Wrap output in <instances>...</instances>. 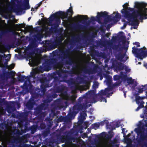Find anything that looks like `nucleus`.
<instances>
[{
  "instance_id": "nucleus-36",
  "label": "nucleus",
  "mask_w": 147,
  "mask_h": 147,
  "mask_svg": "<svg viewBox=\"0 0 147 147\" xmlns=\"http://www.w3.org/2000/svg\"><path fill=\"white\" fill-rule=\"evenodd\" d=\"M8 57L10 58V55H8Z\"/></svg>"
},
{
  "instance_id": "nucleus-26",
  "label": "nucleus",
  "mask_w": 147,
  "mask_h": 147,
  "mask_svg": "<svg viewBox=\"0 0 147 147\" xmlns=\"http://www.w3.org/2000/svg\"><path fill=\"white\" fill-rule=\"evenodd\" d=\"M79 118L83 120H84L85 119V117H83V116L82 115L79 117Z\"/></svg>"
},
{
  "instance_id": "nucleus-4",
  "label": "nucleus",
  "mask_w": 147,
  "mask_h": 147,
  "mask_svg": "<svg viewBox=\"0 0 147 147\" xmlns=\"http://www.w3.org/2000/svg\"><path fill=\"white\" fill-rule=\"evenodd\" d=\"M24 24H21L19 25H16L15 26V29L17 31L20 30L25 34L27 32H29L32 30L31 26H25Z\"/></svg>"
},
{
  "instance_id": "nucleus-33",
  "label": "nucleus",
  "mask_w": 147,
  "mask_h": 147,
  "mask_svg": "<svg viewBox=\"0 0 147 147\" xmlns=\"http://www.w3.org/2000/svg\"><path fill=\"white\" fill-rule=\"evenodd\" d=\"M123 93H124V96L125 97H126V93L125 92H124Z\"/></svg>"
},
{
  "instance_id": "nucleus-19",
  "label": "nucleus",
  "mask_w": 147,
  "mask_h": 147,
  "mask_svg": "<svg viewBox=\"0 0 147 147\" xmlns=\"http://www.w3.org/2000/svg\"><path fill=\"white\" fill-rule=\"evenodd\" d=\"M14 65L13 64H12L11 65H10L9 66H8L7 67V68L8 69H11L13 68L14 67Z\"/></svg>"
},
{
  "instance_id": "nucleus-16",
  "label": "nucleus",
  "mask_w": 147,
  "mask_h": 147,
  "mask_svg": "<svg viewBox=\"0 0 147 147\" xmlns=\"http://www.w3.org/2000/svg\"><path fill=\"white\" fill-rule=\"evenodd\" d=\"M30 8V6L29 5V1H28L26 3V5H25V7H24V8L26 9H29Z\"/></svg>"
},
{
  "instance_id": "nucleus-27",
  "label": "nucleus",
  "mask_w": 147,
  "mask_h": 147,
  "mask_svg": "<svg viewBox=\"0 0 147 147\" xmlns=\"http://www.w3.org/2000/svg\"><path fill=\"white\" fill-rule=\"evenodd\" d=\"M101 101H105V102H107V100H106V99L105 98H101Z\"/></svg>"
},
{
  "instance_id": "nucleus-9",
  "label": "nucleus",
  "mask_w": 147,
  "mask_h": 147,
  "mask_svg": "<svg viewBox=\"0 0 147 147\" xmlns=\"http://www.w3.org/2000/svg\"><path fill=\"white\" fill-rule=\"evenodd\" d=\"M111 17H113L112 18L113 20L117 19V21L120 19L121 16L119 13L115 12H114L113 13L111 16Z\"/></svg>"
},
{
  "instance_id": "nucleus-34",
  "label": "nucleus",
  "mask_w": 147,
  "mask_h": 147,
  "mask_svg": "<svg viewBox=\"0 0 147 147\" xmlns=\"http://www.w3.org/2000/svg\"><path fill=\"white\" fill-rule=\"evenodd\" d=\"M31 10L32 11H34V8H32Z\"/></svg>"
},
{
  "instance_id": "nucleus-39",
  "label": "nucleus",
  "mask_w": 147,
  "mask_h": 147,
  "mask_svg": "<svg viewBox=\"0 0 147 147\" xmlns=\"http://www.w3.org/2000/svg\"><path fill=\"white\" fill-rule=\"evenodd\" d=\"M127 49H128V46H127L126 47V50H127Z\"/></svg>"
},
{
  "instance_id": "nucleus-12",
  "label": "nucleus",
  "mask_w": 147,
  "mask_h": 147,
  "mask_svg": "<svg viewBox=\"0 0 147 147\" xmlns=\"http://www.w3.org/2000/svg\"><path fill=\"white\" fill-rule=\"evenodd\" d=\"M103 121L101 122L100 123H96L92 125L94 129H96L98 128L100 125H103Z\"/></svg>"
},
{
  "instance_id": "nucleus-2",
  "label": "nucleus",
  "mask_w": 147,
  "mask_h": 147,
  "mask_svg": "<svg viewBox=\"0 0 147 147\" xmlns=\"http://www.w3.org/2000/svg\"><path fill=\"white\" fill-rule=\"evenodd\" d=\"M67 17V15L66 14L62 11H60L52 15L48 19L45 20L43 21V23L48 25L49 22V21H51L55 19L61 18L63 20L62 23L64 26L67 27L73 24L74 22L77 23L81 20L84 19L83 16L78 15L75 16L74 18L71 19L68 18L67 20H63L64 19L66 18Z\"/></svg>"
},
{
  "instance_id": "nucleus-40",
  "label": "nucleus",
  "mask_w": 147,
  "mask_h": 147,
  "mask_svg": "<svg viewBox=\"0 0 147 147\" xmlns=\"http://www.w3.org/2000/svg\"><path fill=\"white\" fill-rule=\"evenodd\" d=\"M102 134H104V133H105V132H102Z\"/></svg>"
},
{
  "instance_id": "nucleus-14",
  "label": "nucleus",
  "mask_w": 147,
  "mask_h": 147,
  "mask_svg": "<svg viewBox=\"0 0 147 147\" xmlns=\"http://www.w3.org/2000/svg\"><path fill=\"white\" fill-rule=\"evenodd\" d=\"M30 63L31 62L33 64L35 65H38V62H36L35 61H36V60L35 59H29Z\"/></svg>"
},
{
  "instance_id": "nucleus-45",
  "label": "nucleus",
  "mask_w": 147,
  "mask_h": 147,
  "mask_svg": "<svg viewBox=\"0 0 147 147\" xmlns=\"http://www.w3.org/2000/svg\"><path fill=\"white\" fill-rule=\"evenodd\" d=\"M18 35H19V36H20V34H19Z\"/></svg>"
},
{
  "instance_id": "nucleus-23",
  "label": "nucleus",
  "mask_w": 147,
  "mask_h": 147,
  "mask_svg": "<svg viewBox=\"0 0 147 147\" xmlns=\"http://www.w3.org/2000/svg\"><path fill=\"white\" fill-rule=\"evenodd\" d=\"M37 69V68H35L31 72V73H33L34 74H35L37 73V72L36 71V70Z\"/></svg>"
},
{
  "instance_id": "nucleus-41",
  "label": "nucleus",
  "mask_w": 147,
  "mask_h": 147,
  "mask_svg": "<svg viewBox=\"0 0 147 147\" xmlns=\"http://www.w3.org/2000/svg\"><path fill=\"white\" fill-rule=\"evenodd\" d=\"M130 134H129L127 135V136H129V135H130Z\"/></svg>"
},
{
  "instance_id": "nucleus-21",
  "label": "nucleus",
  "mask_w": 147,
  "mask_h": 147,
  "mask_svg": "<svg viewBox=\"0 0 147 147\" xmlns=\"http://www.w3.org/2000/svg\"><path fill=\"white\" fill-rule=\"evenodd\" d=\"M42 3V1L40 2L39 3L37 4V6L35 7V9H37L40 6V5Z\"/></svg>"
},
{
  "instance_id": "nucleus-30",
  "label": "nucleus",
  "mask_w": 147,
  "mask_h": 147,
  "mask_svg": "<svg viewBox=\"0 0 147 147\" xmlns=\"http://www.w3.org/2000/svg\"><path fill=\"white\" fill-rule=\"evenodd\" d=\"M145 123H146L145 127H147V120L145 121Z\"/></svg>"
},
{
  "instance_id": "nucleus-42",
  "label": "nucleus",
  "mask_w": 147,
  "mask_h": 147,
  "mask_svg": "<svg viewBox=\"0 0 147 147\" xmlns=\"http://www.w3.org/2000/svg\"><path fill=\"white\" fill-rule=\"evenodd\" d=\"M131 133H133V131H131Z\"/></svg>"
},
{
  "instance_id": "nucleus-29",
  "label": "nucleus",
  "mask_w": 147,
  "mask_h": 147,
  "mask_svg": "<svg viewBox=\"0 0 147 147\" xmlns=\"http://www.w3.org/2000/svg\"><path fill=\"white\" fill-rule=\"evenodd\" d=\"M127 22H126V23H124L123 24V26H124V27H125L126 25H127Z\"/></svg>"
},
{
  "instance_id": "nucleus-43",
  "label": "nucleus",
  "mask_w": 147,
  "mask_h": 147,
  "mask_svg": "<svg viewBox=\"0 0 147 147\" xmlns=\"http://www.w3.org/2000/svg\"><path fill=\"white\" fill-rule=\"evenodd\" d=\"M96 102V101H95V102H94V103Z\"/></svg>"
},
{
  "instance_id": "nucleus-46",
  "label": "nucleus",
  "mask_w": 147,
  "mask_h": 147,
  "mask_svg": "<svg viewBox=\"0 0 147 147\" xmlns=\"http://www.w3.org/2000/svg\"><path fill=\"white\" fill-rule=\"evenodd\" d=\"M147 106V102H146Z\"/></svg>"
},
{
  "instance_id": "nucleus-1",
  "label": "nucleus",
  "mask_w": 147,
  "mask_h": 147,
  "mask_svg": "<svg viewBox=\"0 0 147 147\" xmlns=\"http://www.w3.org/2000/svg\"><path fill=\"white\" fill-rule=\"evenodd\" d=\"M128 3H126L123 5V9L121 12L124 16L125 19L127 20L128 22L131 25L138 26V20L142 22L144 19H147V8L146 7L147 4L143 2H135L134 7L135 11L134 14L130 13V12L134 10V8H128Z\"/></svg>"
},
{
  "instance_id": "nucleus-18",
  "label": "nucleus",
  "mask_w": 147,
  "mask_h": 147,
  "mask_svg": "<svg viewBox=\"0 0 147 147\" xmlns=\"http://www.w3.org/2000/svg\"><path fill=\"white\" fill-rule=\"evenodd\" d=\"M120 78V76L118 75H116L114 76L113 77V79L115 80H118Z\"/></svg>"
},
{
  "instance_id": "nucleus-37",
  "label": "nucleus",
  "mask_w": 147,
  "mask_h": 147,
  "mask_svg": "<svg viewBox=\"0 0 147 147\" xmlns=\"http://www.w3.org/2000/svg\"><path fill=\"white\" fill-rule=\"evenodd\" d=\"M141 63L140 62H139L138 63V64H141Z\"/></svg>"
},
{
  "instance_id": "nucleus-38",
  "label": "nucleus",
  "mask_w": 147,
  "mask_h": 147,
  "mask_svg": "<svg viewBox=\"0 0 147 147\" xmlns=\"http://www.w3.org/2000/svg\"><path fill=\"white\" fill-rule=\"evenodd\" d=\"M94 18V17H92L91 18L92 19H93Z\"/></svg>"
},
{
  "instance_id": "nucleus-15",
  "label": "nucleus",
  "mask_w": 147,
  "mask_h": 147,
  "mask_svg": "<svg viewBox=\"0 0 147 147\" xmlns=\"http://www.w3.org/2000/svg\"><path fill=\"white\" fill-rule=\"evenodd\" d=\"M125 140V142L130 144L131 142V140L129 138H127V136H126L124 138Z\"/></svg>"
},
{
  "instance_id": "nucleus-6",
  "label": "nucleus",
  "mask_w": 147,
  "mask_h": 147,
  "mask_svg": "<svg viewBox=\"0 0 147 147\" xmlns=\"http://www.w3.org/2000/svg\"><path fill=\"white\" fill-rule=\"evenodd\" d=\"M111 89L110 88H107L104 90H102L100 92V94L102 95H106L107 97H109L113 93Z\"/></svg>"
},
{
  "instance_id": "nucleus-24",
  "label": "nucleus",
  "mask_w": 147,
  "mask_h": 147,
  "mask_svg": "<svg viewBox=\"0 0 147 147\" xmlns=\"http://www.w3.org/2000/svg\"><path fill=\"white\" fill-rule=\"evenodd\" d=\"M125 71H129L130 70V69H129L126 67H125Z\"/></svg>"
},
{
  "instance_id": "nucleus-7",
  "label": "nucleus",
  "mask_w": 147,
  "mask_h": 147,
  "mask_svg": "<svg viewBox=\"0 0 147 147\" xmlns=\"http://www.w3.org/2000/svg\"><path fill=\"white\" fill-rule=\"evenodd\" d=\"M127 81L128 85L132 88L136 86L137 85L136 82L135 80H132L131 78H128Z\"/></svg>"
},
{
  "instance_id": "nucleus-28",
  "label": "nucleus",
  "mask_w": 147,
  "mask_h": 147,
  "mask_svg": "<svg viewBox=\"0 0 147 147\" xmlns=\"http://www.w3.org/2000/svg\"><path fill=\"white\" fill-rule=\"evenodd\" d=\"M144 66L145 67H146V68H147V63H145L144 64Z\"/></svg>"
},
{
  "instance_id": "nucleus-25",
  "label": "nucleus",
  "mask_w": 147,
  "mask_h": 147,
  "mask_svg": "<svg viewBox=\"0 0 147 147\" xmlns=\"http://www.w3.org/2000/svg\"><path fill=\"white\" fill-rule=\"evenodd\" d=\"M127 130H126L125 129L123 128L122 129V133L123 134L125 132H127Z\"/></svg>"
},
{
  "instance_id": "nucleus-44",
  "label": "nucleus",
  "mask_w": 147,
  "mask_h": 147,
  "mask_svg": "<svg viewBox=\"0 0 147 147\" xmlns=\"http://www.w3.org/2000/svg\"><path fill=\"white\" fill-rule=\"evenodd\" d=\"M122 21H123V22H124V21L123 20H122Z\"/></svg>"
},
{
  "instance_id": "nucleus-32",
  "label": "nucleus",
  "mask_w": 147,
  "mask_h": 147,
  "mask_svg": "<svg viewBox=\"0 0 147 147\" xmlns=\"http://www.w3.org/2000/svg\"><path fill=\"white\" fill-rule=\"evenodd\" d=\"M125 28V27H124V26H123L121 27V29H123Z\"/></svg>"
},
{
  "instance_id": "nucleus-17",
  "label": "nucleus",
  "mask_w": 147,
  "mask_h": 147,
  "mask_svg": "<svg viewBox=\"0 0 147 147\" xmlns=\"http://www.w3.org/2000/svg\"><path fill=\"white\" fill-rule=\"evenodd\" d=\"M134 131L138 135H139V134L141 131L140 129L139 128L135 129Z\"/></svg>"
},
{
  "instance_id": "nucleus-22",
  "label": "nucleus",
  "mask_w": 147,
  "mask_h": 147,
  "mask_svg": "<svg viewBox=\"0 0 147 147\" xmlns=\"http://www.w3.org/2000/svg\"><path fill=\"white\" fill-rule=\"evenodd\" d=\"M68 12L70 13L69 14L71 15L72 14V10L71 9H69L68 10Z\"/></svg>"
},
{
  "instance_id": "nucleus-3",
  "label": "nucleus",
  "mask_w": 147,
  "mask_h": 147,
  "mask_svg": "<svg viewBox=\"0 0 147 147\" xmlns=\"http://www.w3.org/2000/svg\"><path fill=\"white\" fill-rule=\"evenodd\" d=\"M144 47L138 49L134 47L132 48V53L136 57L138 58V60L139 59H142L147 56V50Z\"/></svg>"
},
{
  "instance_id": "nucleus-20",
  "label": "nucleus",
  "mask_w": 147,
  "mask_h": 147,
  "mask_svg": "<svg viewBox=\"0 0 147 147\" xmlns=\"http://www.w3.org/2000/svg\"><path fill=\"white\" fill-rule=\"evenodd\" d=\"M134 45H136L137 47H140V43L139 42H136L133 43Z\"/></svg>"
},
{
  "instance_id": "nucleus-5",
  "label": "nucleus",
  "mask_w": 147,
  "mask_h": 147,
  "mask_svg": "<svg viewBox=\"0 0 147 147\" xmlns=\"http://www.w3.org/2000/svg\"><path fill=\"white\" fill-rule=\"evenodd\" d=\"M144 97H140V96H137L136 98V103L139 105L137 108L136 109V111H138L140 108L143 107V105L144 103L143 102L142 100L144 98Z\"/></svg>"
},
{
  "instance_id": "nucleus-35",
  "label": "nucleus",
  "mask_w": 147,
  "mask_h": 147,
  "mask_svg": "<svg viewBox=\"0 0 147 147\" xmlns=\"http://www.w3.org/2000/svg\"><path fill=\"white\" fill-rule=\"evenodd\" d=\"M30 19H31V17L29 18L28 19V21L30 20Z\"/></svg>"
},
{
  "instance_id": "nucleus-31",
  "label": "nucleus",
  "mask_w": 147,
  "mask_h": 147,
  "mask_svg": "<svg viewBox=\"0 0 147 147\" xmlns=\"http://www.w3.org/2000/svg\"><path fill=\"white\" fill-rule=\"evenodd\" d=\"M86 116V113H84V115H83V116L85 117Z\"/></svg>"
},
{
  "instance_id": "nucleus-13",
  "label": "nucleus",
  "mask_w": 147,
  "mask_h": 147,
  "mask_svg": "<svg viewBox=\"0 0 147 147\" xmlns=\"http://www.w3.org/2000/svg\"><path fill=\"white\" fill-rule=\"evenodd\" d=\"M106 15V12H100V13L98 12L97 13V15L96 17V18H99L102 17H104Z\"/></svg>"
},
{
  "instance_id": "nucleus-8",
  "label": "nucleus",
  "mask_w": 147,
  "mask_h": 147,
  "mask_svg": "<svg viewBox=\"0 0 147 147\" xmlns=\"http://www.w3.org/2000/svg\"><path fill=\"white\" fill-rule=\"evenodd\" d=\"M147 90V84L144 85L140 86L138 88V92L139 93H142L144 90Z\"/></svg>"
},
{
  "instance_id": "nucleus-11",
  "label": "nucleus",
  "mask_w": 147,
  "mask_h": 147,
  "mask_svg": "<svg viewBox=\"0 0 147 147\" xmlns=\"http://www.w3.org/2000/svg\"><path fill=\"white\" fill-rule=\"evenodd\" d=\"M128 58V57L125 54H124L123 55L121 56L119 58L120 60L123 62L126 61Z\"/></svg>"
},
{
  "instance_id": "nucleus-10",
  "label": "nucleus",
  "mask_w": 147,
  "mask_h": 147,
  "mask_svg": "<svg viewBox=\"0 0 147 147\" xmlns=\"http://www.w3.org/2000/svg\"><path fill=\"white\" fill-rule=\"evenodd\" d=\"M97 147H110L108 146V143L106 141L101 143Z\"/></svg>"
}]
</instances>
